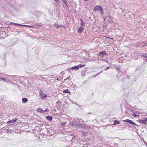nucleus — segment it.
<instances>
[{
	"label": "nucleus",
	"instance_id": "obj_1",
	"mask_svg": "<svg viewBox=\"0 0 147 147\" xmlns=\"http://www.w3.org/2000/svg\"><path fill=\"white\" fill-rule=\"evenodd\" d=\"M72 125L74 127L80 129L81 128L82 125L80 123L79 121H73L72 123Z\"/></svg>",
	"mask_w": 147,
	"mask_h": 147
},
{
	"label": "nucleus",
	"instance_id": "obj_2",
	"mask_svg": "<svg viewBox=\"0 0 147 147\" xmlns=\"http://www.w3.org/2000/svg\"><path fill=\"white\" fill-rule=\"evenodd\" d=\"M118 72L122 73V75L121 76L120 78V81H121L123 82L124 80V79L126 78L125 74H124V72H122L121 70L120 69L119 71H118Z\"/></svg>",
	"mask_w": 147,
	"mask_h": 147
},
{
	"label": "nucleus",
	"instance_id": "obj_3",
	"mask_svg": "<svg viewBox=\"0 0 147 147\" xmlns=\"http://www.w3.org/2000/svg\"><path fill=\"white\" fill-rule=\"evenodd\" d=\"M123 122H125L127 123H128L130 124L135 126H139V125L135 123L133 121L129 119H126L123 120Z\"/></svg>",
	"mask_w": 147,
	"mask_h": 147
},
{
	"label": "nucleus",
	"instance_id": "obj_4",
	"mask_svg": "<svg viewBox=\"0 0 147 147\" xmlns=\"http://www.w3.org/2000/svg\"><path fill=\"white\" fill-rule=\"evenodd\" d=\"M103 7L100 5H97L94 8L93 11H100Z\"/></svg>",
	"mask_w": 147,
	"mask_h": 147
},
{
	"label": "nucleus",
	"instance_id": "obj_5",
	"mask_svg": "<svg viewBox=\"0 0 147 147\" xmlns=\"http://www.w3.org/2000/svg\"><path fill=\"white\" fill-rule=\"evenodd\" d=\"M36 111L39 113H44L45 112H49V110L48 109H46L45 110H43L39 108L36 109Z\"/></svg>",
	"mask_w": 147,
	"mask_h": 147
},
{
	"label": "nucleus",
	"instance_id": "obj_6",
	"mask_svg": "<svg viewBox=\"0 0 147 147\" xmlns=\"http://www.w3.org/2000/svg\"><path fill=\"white\" fill-rule=\"evenodd\" d=\"M107 55L106 51H101L99 52L98 54L99 56H100L103 57L104 55Z\"/></svg>",
	"mask_w": 147,
	"mask_h": 147
},
{
	"label": "nucleus",
	"instance_id": "obj_7",
	"mask_svg": "<svg viewBox=\"0 0 147 147\" xmlns=\"http://www.w3.org/2000/svg\"><path fill=\"white\" fill-rule=\"evenodd\" d=\"M39 96L41 97V99L42 100H44L47 97V95L46 94L44 93H39Z\"/></svg>",
	"mask_w": 147,
	"mask_h": 147
},
{
	"label": "nucleus",
	"instance_id": "obj_8",
	"mask_svg": "<svg viewBox=\"0 0 147 147\" xmlns=\"http://www.w3.org/2000/svg\"><path fill=\"white\" fill-rule=\"evenodd\" d=\"M90 128V126L89 125L85 124L82 126V127L80 129H85L86 130H88Z\"/></svg>",
	"mask_w": 147,
	"mask_h": 147
},
{
	"label": "nucleus",
	"instance_id": "obj_9",
	"mask_svg": "<svg viewBox=\"0 0 147 147\" xmlns=\"http://www.w3.org/2000/svg\"><path fill=\"white\" fill-rule=\"evenodd\" d=\"M61 102L60 101H57L56 103V105L57 109L59 110L61 109Z\"/></svg>",
	"mask_w": 147,
	"mask_h": 147
},
{
	"label": "nucleus",
	"instance_id": "obj_10",
	"mask_svg": "<svg viewBox=\"0 0 147 147\" xmlns=\"http://www.w3.org/2000/svg\"><path fill=\"white\" fill-rule=\"evenodd\" d=\"M70 70H74L75 71L78 70L79 69V67H78V65L72 67L70 68Z\"/></svg>",
	"mask_w": 147,
	"mask_h": 147
},
{
	"label": "nucleus",
	"instance_id": "obj_11",
	"mask_svg": "<svg viewBox=\"0 0 147 147\" xmlns=\"http://www.w3.org/2000/svg\"><path fill=\"white\" fill-rule=\"evenodd\" d=\"M107 20L111 23L113 22V20L112 19L111 17L109 15L108 16L106 17Z\"/></svg>",
	"mask_w": 147,
	"mask_h": 147
},
{
	"label": "nucleus",
	"instance_id": "obj_12",
	"mask_svg": "<svg viewBox=\"0 0 147 147\" xmlns=\"http://www.w3.org/2000/svg\"><path fill=\"white\" fill-rule=\"evenodd\" d=\"M46 118L48 121H51L53 119L52 117L50 115H48L46 116Z\"/></svg>",
	"mask_w": 147,
	"mask_h": 147
},
{
	"label": "nucleus",
	"instance_id": "obj_13",
	"mask_svg": "<svg viewBox=\"0 0 147 147\" xmlns=\"http://www.w3.org/2000/svg\"><path fill=\"white\" fill-rule=\"evenodd\" d=\"M84 28L81 27H80L78 30V32L79 33H81L83 30Z\"/></svg>",
	"mask_w": 147,
	"mask_h": 147
},
{
	"label": "nucleus",
	"instance_id": "obj_14",
	"mask_svg": "<svg viewBox=\"0 0 147 147\" xmlns=\"http://www.w3.org/2000/svg\"><path fill=\"white\" fill-rule=\"evenodd\" d=\"M19 26H22V27H33L32 26H29L28 25H24V24H19Z\"/></svg>",
	"mask_w": 147,
	"mask_h": 147
},
{
	"label": "nucleus",
	"instance_id": "obj_15",
	"mask_svg": "<svg viewBox=\"0 0 147 147\" xmlns=\"http://www.w3.org/2000/svg\"><path fill=\"white\" fill-rule=\"evenodd\" d=\"M1 80H3L6 82H10V81H9L8 79L7 78H5L4 77H3L1 78Z\"/></svg>",
	"mask_w": 147,
	"mask_h": 147
},
{
	"label": "nucleus",
	"instance_id": "obj_16",
	"mask_svg": "<svg viewBox=\"0 0 147 147\" xmlns=\"http://www.w3.org/2000/svg\"><path fill=\"white\" fill-rule=\"evenodd\" d=\"M51 131H50V135H53L54 134H55V133L56 132L55 131L53 128H51Z\"/></svg>",
	"mask_w": 147,
	"mask_h": 147
},
{
	"label": "nucleus",
	"instance_id": "obj_17",
	"mask_svg": "<svg viewBox=\"0 0 147 147\" xmlns=\"http://www.w3.org/2000/svg\"><path fill=\"white\" fill-rule=\"evenodd\" d=\"M28 101V99L26 98H22V102L23 103H25Z\"/></svg>",
	"mask_w": 147,
	"mask_h": 147
},
{
	"label": "nucleus",
	"instance_id": "obj_18",
	"mask_svg": "<svg viewBox=\"0 0 147 147\" xmlns=\"http://www.w3.org/2000/svg\"><path fill=\"white\" fill-rule=\"evenodd\" d=\"M80 21L81 25L82 26H84L85 25V22H84L83 20L81 19H80Z\"/></svg>",
	"mask_w": 147,
	"mask_h": 147
},
{
	"label": "nucleus",
	"instance_id": "obj_19",
	"mask_svg": "<svg viewBox=\"0 0 147 147\" xmlns=\"http://www.w3.org/2000/svg\"><path fill=\"white\" fill-rule=\"evenodd\" d=\"M45 130L47 131V135L50 134V131H51V129H50V128L47 129V128H46L45 129Z\"/></svg>",
	"mask_w": 147,
	"mask_h": 147
},
{
	"label": "nucleus",
	"instance_id": "obj_20",
	"mask_svg": "<svg viewBox=\"0 0 147 147\" xmlns=\"http://www.w3.org/2000/svg\"><path fill=\"white\" fill-rule=\"evenodd\" d=\"M63 92L65 93H69V94H70V92L68 90V89H65L63 90Z\"/></svg>",
	"mask_w": 147,
	"mask_h": 147
},
{
	"label": "nucleus",
	"instance_id": "obj_21",
	"mask_svg": "<svg viewBox=\"0 0 147 147\" xmlns=\"http://www.w3.org/2000/svg\"><path fill=\"white\" fill-rule=\"evenodd\" d=\"M24 78L23 76L20 77L19 79H18V81L20 82L21 83L24 81Z\"/></svg>",
	"mask_w": 147,
	"mask_h": 147
},
{
	"label": "nucleus",
	"instance_id": "obj_22",
	"mask_svg": "<svg viewBox=\"0 0 147 147\" xmlns=\"http://www.w3.org/2000/svg\"><path fill=\"white\" fill-rule=\"evenodd\" d=\"M12 77L15 78L16 79L18 80V79H19V78H20V77L19 76H11Z\"/></svg>",
	"mask_w": 147,
	"mask_h": 147
},
{
	"label": "nucleus",
	"instance_id": "obj_23",
	"mask_svg": "<svg viewBox=\"0 0 147 147\" xmlns=\"http://www.w3.org/2000/svg\"><path fill=\"white\" fill-rule=\"evenodd\" d=\"M78 67H79V69L80 68H82L83 67H84L85 66V65L84 64H80L79 65H78Z\"/></svg>",
	"mask_w": 147,
	"mask_h": 147
},
{
	"label": "nucleus",
	"instance_id": "obj_24",
	"mask_svg": "<svg viewBox=\"0 0 147 147\" xmlns=\"http://www.w3.org/2000/svg\"><path fill=\"white\" fill-rule=\"evenodd\" d=\"M135 111L133 110L132 111V112L133 113V116L134 117H136V116L138 117L139 116V115H137L136 114H135Z\"/></svg>",
	"mask_w": 147,
	"mask_h": 147
},
{
	"label": "nucleus",
	"instance_id": "obj_25",
	"mask_svg": "<svg viewBox=\"0 0 147 147\" xmlns=\"http://www.w3.org/2000/svg\"><path fill=\"white\" fill-rule=\"evenodd\" d=\"M61 1H62V2L63 3H65V4L68 7V5H67V2L66 1V0H61Z\"/></svg>",
	"mask_w": 147,
	"mask_h": 147
},
{
	"label": "nucleus",
	"instance_id": "obj_26",
	"mask_svg": "<svg viewBox=\"0 0 147 147\" xmlns=\"http://www.w3.org/2000/svg\"><path fill=\"white\" fill-rule=\"evenodd\" d=\"M10 24L11 25H12L17 26H19V24H18V23H13V22H10Z\"/></svg>",
	"mask_w": 147,
	"mask_h": 147
},
{
	"label": "nucleus",
	"instance_id": "obj_27",
	"mask_svg": "<svg viewBox=\"0 0 147 147\" xmlns=\"http://www.w3.org/2000/svg\"><path fill=\"white\" fill-rule=\"evenodd\" d=\"M114 123L113 125L117 124L120 123V122H119V121L116 120H115L114 121Z\"/></svg>",
	"mask_w": 147,
	"mask_h": 147
},
{
	"label": "nucleus",
	"instance_id": "obj_28",
	"mask_svg": "<svg viewBox=\"0 0 147 147\" xmlns=\"http://www.w3.org/2000/svg\"><path fill=\"white\" fill-rule=\"evenodd\" d=\"M7 133H11V132L13 131V130L8 129H7Z\"/></svg>",
	"mask_w": 147,
	"mask_h": 147
},
{
	"label": "nucleus",
	"instance_id": "obj_29",
	"mask_svg": "<svg viewBox=\"0 0 147 147\" xmlns=\"http://www.w3.org/2000/svg\"><path fill=\"white\" fill-rule=\"evenodd\" d=\"M141 56L143 57L147 58V53H142Z\"/></svg>",
	"mask_w": 147,
	"mask_h": 147
},
{
	"label": "nucleus",
	"instance_id": "obj_30",
	"mask_svg": "<svg viewBox=\"0 0 147 147\" xmlns=\"http://www.w3.org/2000/svg\"><path fill=\"white\" fill-rule=\"evenodd\" d=\"M107 24L105 22L104 23V24L103 25V28H105L107 27Z\"/></svg>",
	"mask_w": 147,
	"mask_h": 147
},
{
	"label": "nucleus",
	"instance_id": "obj_31",
	"mask_svg": "<svg viewBox=\"0 0 147 147\" xmlns=\"http://www.w3.org/2000/svg\"><path fill=\"white\" fill-rule=\"evenodd\" d=\"M100 13L101 15H103L104 14V9L103 8H102V9L100 11Z\"/></svg>",
	"mask_w": 147,
	"mask_h": 147
},
{
	"label": "nucleus",
	"instance_id": "obj_32",
	"mask_svg": "<svg viewBox=\"0 0 147 147\" xmlns=\"http://www.w3.org/2000/svg\"><path fill=\"white\" fill-rule=\"evenodd\" d=\"M18 119V118H15V119H13L12 120V123H14L15 122H16L17 120Z\"/></svg>",
	"mask_w": 147,
	"mask_h": 147
},
{
	"label": "nucleus",
	"instance_id": "obj_33",
	"mask_svg": "<svg viewBox=\"0 0 147 147\" xmlns=\"http://www.w3.org/2000/svg\"><path fill=\"white\" fill-rule=\"evenodd\" d=\"M54 26L56 28H58L59 27V25L56 24H55L54 25Z\"/></svg>",
	"mask_w": 147,
	"mask_h": 147
},
{
	"label": "nucleus",
	"instance_id": "obj_34",
	"mask_svg": "<svg viewBox=\"0 0 147 147\" xmlns=\"http://www.w3.org/2000/svg\"><path fill=\"white\" fill-rule=\"evenodd\" d=\"M66 123L65 122H63L61 123V125L62 126H63L66 124Z\"/></svg>",
	"mask_w": 147,
	"mask_h": 147
},
{
	"label": "nucleus",
	"instance_id": "obj_35",
	"mask_svg": "<svg viewBox=\"0 0 147 147\" xmlns=\"http://www.w3.org/2000/svg\"><path fill=\"white\" fill-rule=\"evenodd\" d=\"M12 123V120H9L6 123L7 124H9V123Z\"/></svg>",
	"mask_w": 147,
	"mask_h": 147
},
{
	"label": "nucleus",
	"instance_id": "obj_36",
	"mask_svg": "<svg viewBox=\"0 0 147 147\" xmlns=\"http://www.w3.org/2000/svg\"><path fill=\"white\" fill-rule=\"evenodd\" d=\"M146 42H143L142 43H144V44L143 45V46H147V43H146Z\"/></svg>",
	"mask_w": 147,
	"mask_h": 147
},
{
	"label": "nucleus",
	"instance_id": "obj_37",
	"mask_svg": "<svg viewBox=\"0 0 147 147\" xmlns=\"http://www.w3.org/2000/svg\"><path fill=\"white\" fill-rule=\"evenodd\" d=\"M101 60L102 61H105L107 63H109V62L107 60H106V59H101Z\"/></svg>",
	"mask_w": 147,
	"mask_h": 147
},
{
	"label": "nucleus",
	"instance_id": "obj_38",
	"mask_svg": "<svg viewBox=\"0 0 147 147\" xmlns=\"http://www.w3.org/2000/svg\"><path fill=\"white\" fill-rule=\"evenodd\" d=\"M116 69V70L117 71H119V70L120 69H119V67H115Z\"/></svg>",
	"mask_w": 147,
	"mask_h": 147
},
{
	"label": "nucleus",
	"instance_id": "obj_39",
	"mask_svg": "<svg viewBox=\"0 0 147 147\" xmlns=\"http://www.w3.org/2000/svg\"><path fill=\"white\" fill-rule=\"evenodd\" d=\"M83 135L85 136V137L87 136V134L86 133H83Z\"/></svg>",
	"mask_w": 147,
	"mask_h": 147
},
{
	"label": "nucleus",
	"instance_id": "obj_40",
	"mask_svg": "<svg viewBox=\"0 0 147 147\" xmlns=\"http://www.w3.org/2000/svg\"><path fill=\"white\" fill-rule=\"evenodd\" d=\"M110 67H107L104 70L106 71L108 69H109V68Z\"/></svg>",
	"mask_w": 147,
	"mask_h": 147
},
{
	"label": "nucleus",
	"instance_id": "obj_41",
	"mask_svg": "<svg viewBox=\"0 0 147 147\" xmlns=\"http://www.w3.org/2000/svg\"><path fill=\"white\" fill-rule=\"evenodd\" d=\"M39 93H41V94L44 93L43 91H42L41 90H39Z\"/></svg>",
	"mask_w": 147,
	"mask_h": 147
},
{
	"label": "nucleus",
	"instance_id": "obj_42",
	"mask_svg": "<svg viewBox=\"0 0 147 147\" xmlns=\"http://www.w3.org/2000/svg\"><path fill=\"white\" fill-rule=\"evenodd\" d=\"M73 87L74 88H78V87L76 85H74V86H73Z\"/></svg>",
	"mask_w": 147,
	"mask_h": 147
},
{
	"label": "nucleus",
	"instance_id": "obj_43",
	"mask_svg": "<svg viewBox=\"0 0 147 147\" xmlns=\"http://www.w3.org/2000/svg\"><path fill=\"white\" fill-rule=\"evenodd\" d=\"M127 127L129 128H131V126L129 125L128 124L127 125Z\"/></svg>",
	"mask_w": 147,
	"mask_h": 147
},
{
	"label": "nucleus",
	"instance_id": "obj_44",
	"mask_svg": "<svg viewBox=\"0 0 147 147\" xmlns=\"http://www.w3.org/2000/svg\"><path fill=\"white\" fill-rule=\"evenodd\" d=\"M143 60L144 61L147 62V59H143Z\"/></svg>",
	"mask_w": 147,
	"mask_h": 147
},
{
	"label": "nucleus",
	"instance_id": "obj_45",
	"mask_svg": "<svg viewBox=\"0 0 147 147\" xmlns=\"http://www.w3.org/2000/svg\"><path fill=\"white\" fill-rule=\"evenodd\" d=\"M70 78V76H69L67 78H66L67 80H69Z\"/></svg>",
	"mask_w": 147,
	"mask_h": 147
},
{
	"label": "nucleus",
	"instance_id": "obj_46",
	"mask_svg": "<svg viewBox=\"0 0 147 147\" xmlns=\"http://www.w3.org/2000/svg\"><path fill=\"white\" fill-rule=\"evenodd\" d=\"M64 27V26H63V25H60L59 26V27Z\"/></svg>",
	"mask_w": 147,
	"mask_h": 147
},
{
	"label": "nucleus",
	"instance_id": "obj_47",
	"mask_svg": "<svg viewBox=\"0 0 147 147\" xmlns=\"http://www.w3.org/2000/svg\"><path fill=\"white\" fill-rule=\"evenodd\" d=\"M56 2H58L59 1V0H54Z\"/></svg>",
	"mask_w": 147,
	"mask_h": 147
},
{
	"label": "nucleus",
	"instance_id": "obj_48",
	"mask_svg": "<svg viewBox=\"0 0 147 147\" xmlns=\"http://www.w3.org/2000/svg\"><path fill=\"white\" fill-rule=\"evenodd\" d=\"M100 74V73H97L96 75H95L96 76H98L99 74Z\"/></svg>",
	"mask_w": 147,
	"mask_h": 147
},
{
	"label": "nucleus",
	"instance_id": "obj_49",
	"mask_svg": "<svg viewBox=\"0 0 147 147\" xmlns=\"http://www.w3.org/2000/svg\"><path fill=\"white\" fill-rule=\"evenodd\" d=\"M135 113H139V111H136Z\"/></svg>",
	"mask_w": 147,
	"mask_h": 147
},
{
	"label": "nucleus",
	"instance_id": "obj_50",
	"mask_svg": "<svg viewBox=\"0 0 147 147\" xmlns=\"http://www.w3.org/2000/svg\"><path fill=\"white\" fill-rule=\"evenodd\" d=\"M96 77V75H94L93 76V78H95V77Z\"/></svg>",
	"mask_w": 147,
	"mask_h": 147
},
{
	"label": "nucleus",
	"instance_id": "obj_51",
	"mask_svg": "<svg viewBox=\"0 0 147 147\" xmlns=\"http://www.w3.org/2000/svg\"><path fill=\"white\" fill-rule=\"evenodd\" d=\"M102 71H103V70H102L99 73H100V74L102 72Z\"/></svg>",
	"mask_w": 147,
	"mask_h": 147
},
{
	"label": "nucleus",
	"instance_id": "obj_52",
	"mask_svg": "<svg viewBox=\"0 0 147 147\" xmlns=\"http://www.w3.org/2000/svg\"><path fill=\"white\" fill-rule=\"evenodd\" d=\"M135 109L136 110H139V109H137V108H135ZM139 110H141L140 109H139Z\"/></svg>",
	"mask_w": 147,
	"mask_h": 147
},
{
	"label": "nucleus",
	"instance_id": "obj_53",
	"mask_svg": "<svg viewBox=\"0 0 147 147\" xmlns=\"http://www.w3.org/2000/svg\"><path fill=\"white\" fill-rule=\"evenodd\" d=\"M77 105H78V106H79V107H80L81 106H80V105H78V104H77Z\"/></svg>",
	"mask_w": 147,
	"mask_h": 147
},
{
	"label": "nucleus",
	"instance_id": "obj_54",
	"mask_svg": "<svg viewBox=\"0 0 147 147\" xmlns=\"http://www.w3.org/2000/svg\"><path fill=\"white\" fill-rule=\"evenodd\" d=\"M67 80V78H65V79H64V81H66V80Z\"/></svg>",
	"mask_w": 147,
	"mask_h": 147
},
{
	"label": "nucleus",
	"instance_id": "obj_55",
	"mask_svg": "<svg viewBox=\"0 0 147 147\" xmlns=\"http://www.w3.org/2000/svg\"><path fill=\"white\" fill-rule=\"evenodd\" d=\"M2 77L0 76V81H1V78H2Z\"/></svg>",
	"mask_w": 147,
	"mask_h": 147
},
{
	"label": "nucleus",
	"instance_id": "obj_56",
	"mask_svg": "<svg viewBox=\"0 0 147 147\" xmlns=\"http://www.w3.org/2000/svg\"><path fill=\"white\" fill-rule=\"evenodd\" d=\"M85 1H88V0H84Z\"/></svg>",
	"mask_w": 147,
	"mask_h": 147
},
{
	"label": "nucleus",
	"instance_id": "obj_57",
	"mask_svg": "<svg viewBox=\"0 0 147 147\" xmlns=\"http://www.w3.org/2000/svg\"><path fill=\"white\" fill-rule=\"evenodd\" d=\"M75 138V136H74V137H73V138Z\"/></svg>",
	"mask_w": 147,
	"mask_h": 147
},
{
	"label": "nucleus",
	"instance_id": "obj_58",
	"mask_svg": "<svg viewBox=\"0 0 147 147\" xmlns=\"http://www.w3.org/2000/svg\"><path fill=\"white\" fill-rule=\"evenodd\" d=\"M59 80V79H58V78H57V79H56V80H58H58Z\"/></svg>",
	"mask_w": 147,
	"mask_h": 147
},
{
	"label": "nucleus",
	"instance_id": "obj_59",
	"mask_svg": "<svg viewBox=\"0 0 147 147\" xmlns=\"http://www.w3.org/2000/svg\"><path fill=\"white\" fill-rule=\"evenodd\" d=\"M8 28H10V27H9V26H8Z\"/></svg>",
	"mask_w": 147,
	"mask_h": 147
},
{
	"label": "nucleus",
	"instance_id": "obj_60",
	"mask_svg": "<svg viewBox=\"0 0 147 147\" xmlns=\"http://www.w3.org/2000/svg\"><path fill=\"white\" fill-rule=\"evenodd\" d=\"M144 143H145H145H146V142H145V141H144Z\"/></svg>",
	"mask_w": 147,
	"mask_h": 147
},
{
	"label": "nucleus",
	"instance_id": "obj_61",
	"mask_svg": "<svg viewBox=\"0 0 147 147\" xmlns=\"http://www.w3.org/2000/svg\"><path fill=\"white\" fill-rule=\"evenodd\" d=\"M125 72H125H124V74H125H125H126V72Z\"/></svg>",
	"mask_w": 147,
	"mask_h": 147
},
{
	"label": "nucleus",
	"instance_id": "obj_62",
	"mask_svg": "<svg viewBox=\"0 0 147 147\" xmlns=\"http://www.w3.org/2000/svg\"><path fill=\"white\" fill-rule=\"evenodd\" d=\"M92 95H93V93H92Z\"/></svg>",
	"mask_w": 147,
	"mask_h": 147
},
{
	"label": "nucleus",
	"instance_id": "obj_63",
	"mask_svg": "<svg viewBox=\"0 0 147 147\" xmlns=\"http://www.w3.org/2000/svg\"><path fill=\"white\" fill-rule=\"evenodd\" d=\"M127 79H129V78H127Z\"/></svg>",
	"mask_w": 147,
	"mask_h": 147
},
{
	"label": "nucleus",
	"instance_id": "obj_64",
	"mask_svg": "<svg viewBox=\"0 0 147 147\" xmlns=\"http://www.w3.org/2000/svg\"><path fill=\"white\" fill-rule=\"evenodd\" d=\"M5 128V127H4L3 128Z\"/></svg>",
	"mask_w": 147,
	"mask_h": 147
}]
</instances>
